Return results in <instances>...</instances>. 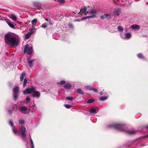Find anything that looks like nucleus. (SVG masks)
<instances>
[{
	"mask_svg": "<svg viewBox=\"0 0 148 148\" xmlns=\"http://www.w3.org/2000/svg\"><path fill=\"white\" fill-rule=\"evenodd\" d=\"M26 100L27 102H29L30 101V99L29 97H27L26 98Z\"/></svg>",
	"mask_w": 148,
	"mask_h": 148,
	"instance_id": "obj_41",
	"label": "nucleus"
},
{
	"mask_svg": "<svg viewBox=\"0 0 148 148\" xmlns=\"http://www.w3.org/2000/svg\"><path fill=\"white\" fill-rule=\"evenodd\" d=\"M73 97L70 96L69 97H66V99L68 100L71 101L73 99Z\"/></svg>",
	"mask_w": 148,
	"mask_h": 148,
	"instance_id": "obj_36",
	"label": "nucleus"
},
{
	"mask_svg": "<svg viewBox=\"0 0 148 148\" xmlns=\"http://www.w3.org/2000/svg\"><path fill=\"white\" fill-rule=\"evenodd\" d=\"M94 101V100L92 99H90L88 100L87 102L88 103H91Z\"/></svg>",
	"mask_w": 148,
	"mask_h": 148,
	"instance_id": "obj_33",
	"label": "nucleus"
},
{
	"mask_svg": "<svg viewBox=\"0 0 148 148\" xmlns=\"http://www.w3.org/2000/svg\"><path fill=\"white\" fill-rule=\"evenodd\" d=\"M12 130L14 133L18 135L20 134L21 135V137L22 139L25 141L26 140V130L25 127L22 126L20 129V131L16 130L13 127H12Z\"/></svg>",
	"mask_w": 148,
	"mask_h": 148,
	"instance_id": "obj_3",
	"label": "nucleus"
},
{
	"mask_svg": "<svg viewBox=\"0 0 148 148\" xmlns=\"http://www.w3.org/2000/svg\"><path fill=\"white\" fill-rule=\"evenodd\" d=\"M130 28L132 30H138L140 29L139 26L138 25H132L131 26Z\"/></svg>",
	"mask_w": 148,
	"mask_h": 148,
	"instance_id": "obj_11",
	"label": "nucleus"
},
{
	"mask_svg": "<svg viewBox=\"0 0 148 148\" xmlns=\"http://www.w3.org/2000/svg\"><path fill=\"white\" fill-rule=\"evenodd\" d=\"M108 99V97L107 96L101 97L99 98V99L101 101H104Z\"/></svg>",
	"mask_w": 148,
	"mask_h": 148,
	"instance_id": "obj_26",
	"label": "nucleus"
},
{
	"mask_svg": "<svg viewBox=\"0 0 148 148\" xmlns=\"http://www.w3.org/2000/svg\"><path fill=\"white\" fill-rule=\"evenodd\" d=\"M31 33L29 32L28 33L25 35V38L26 39H28L31 36Z\"/></svg>",
	"mask_w": 148,
	"mask_h": 148,
	"instance_id": "obj_24",
	"label": "nucleus"
},
{
	"mask_svg": "<svg viewBox=\"0 0 148 148\" xmlns=\"http://www.w3.org/2000/svg\"><path fill=\"white\" fill-rule=\"evenodd\" d=\"M121 37L124 39H129L132 37V34L130 33H124L123 32L121 33L120 34Z\"/></svg>",
	"mask_w": 148,
	"mask_h": 148,
	"instance_id": "obj_6",
	"label": "nucleus"
},
{
	"mask_svg": "<svg viewBox=\"0 0 148 148\" xmlns=\"http://www.w3.org/2000/svg\"><path fill=\"white\" fill-rule=\"evenodd\" d=\"M33 51V48L32 47H29V45L28 44L25 45L24 49V53H27L30 55L32 53Z\"/></svg>",
	"mask_w": 148,
	"mask_h": 148,
	"instance_id": "obj_5",
	"label": "nucleus"
},
{
	"mask_svg": "<svg viewBox=\"0 0 148 148\" xmlns=\"http://www.w3.org/2000/svg\"><path fill=\"white\" fill-rule=\"evenodd\" d=\"M37 22V19L36 18H35L32 20V23L33 27H34L36 26Z\"/></svg>",
	"mask_w": 148,
	"mask_h": 148,
	"instance_id": "obj_19",
	"label": "nucleus"
},
{
	"mask_svg": "<svg viewBox=\"0 0 148 148\" xmlns=\"http://www.w3.org/2000/svg\"><path fill=\"white\" fill-rule=\"evenodd\" d=\"M68 26L70 27L73 28V25L71 23H69V24Z\"/></svg>",
	"mask_w": 148,
	"mask_h": 148,
	"instance_id": "obj_44",
	"label": "nucleus"
},
{
	"mask_svg": "<svg viewBox=\"0 0 148 148\" xmlns=\"http://www.w3.org/2000/svg\"><path fill=\"white\" fill-rule=\"evenodd\" d=\"M5 43L9 46H16L20 42V38L18 36L14 33L9 32L5 35Z\"/></svg>",
	"mask_w": 148,
	"mask_h": 148,
	"instance_id": "obj_1",
	"label": "nucleus"
},
{
	"mask_svg": "<svg viewBox=\"0 0 148 148\" xmlns=\"http://www.w3.org/2000/svg\"><path fill=\"white\" fill-rule=\"evenodd\" d=\"M137 56L138 58H139L143 59H145V57L141 53H138L137 54Z\"/></svg>",
	"mask_w": 148,
	"mask_h": 148,
	"instance_id": "obj_20",
	"label": "nucleus"
},
{
	"mask_svg": "<svg viewBox=\"0 0 148 148\" xmlns=\"http://www.w3.org/2000/svg\"><path fill=\"white\" fill-rule=\"evenodd\" d=\"M147 136H148V135H147Z\"/></svg>",
	"mask_w": 148,
	"mask_h": 148,
	"instance_id": "obj_50",
	"label": "nucleus"
},
{
	"mask_svg": "<svg viewBox=\"0 0 148 148\" xmlns=\"http://www.w3.org/2000/svg\"><path fill=\"white\" fill-rule=\"evenodd\" d=\"M88 13L91 14H95L96 13V11L94 10H92L88 12Z\"/></svg>",
	"mask_w": 148,
	"mask_h": 148,
	"instance_id": "obj_34",
	"label": "nucleus"
},
{
	"mask_svg": "<svg viewBox=\"0 0 148 148\" xmlns=\"http://www.w3.org/2000/svg\"><path fill=\"white\" fill-rule=\"evenodd\" d=\"M107 14H105L101 16L100 18L101 19L103 20L105 18V16H107Z\"/></svg>",
	"mask_w": 148,
	"mask_h": 148,
	"instance_id": "obj_39",
	"label": "nucleus"
},
{
	"mask_svg": "<svg viewBox=\"0 0 148 148\" xmlns=\"http://www.w3.org/2000/svg\"><path fill=\"white\" fill-rule=\"evenodd\" d=\"M57 1L61 3H63L65 2L64 0H57Z\"/></svg>",
	"mask_w": 148,
	"mask_h": 148,
	"instance_id": "obj_40",
	"label": "nucleus"
},
{
	"mask_svg": "<svg viewBox=\"0 0 148 148\" xmlns=\"http://www.w3.org/2000/svg\"><path fill=\"white\" fill-rule=\"evenodd\" d=\"M105 14L108 15L107 16H105V18H107L108 19H111V17L109 14Z\"/></svg>",
	"mask_w": 148,
	"mask_h": 148,
	"instance_id": "obj_37",
	"label": "nucleus"
},
{
	"mask_svg": "<svg viewBox=\"0 0 148 148\" xmlns=\"http://www.w3.org/2000/svg\"><path fill=\"white\" fill-rule=\"evenodd\" d=\"M106 127L108 128H112L119 131L125 132L130 135L134 134L137 132V130H135L128 129L126 125L124 124H112L107 125Z\"/></svg>",
	"mask_w": 148,
	"mask_h": 148,
	"instance_id": "obj_2",
	"label": "nucleus"
},
{
	"mask_svg": "<svg viewBox=\"0 0 148 148\" xmlns=\"http://www.w3.org/2000/svg\"><path fill=\"white\" fill-rule=\"evenodd\" d=\"M117 29L119 32H121L123 30V29L121 26H119L117 27Z\"/></svg>",
	"mask_w": 148,
	"mask_h": 148,
	"instance_id": "obj_23",
	"label": "nucleus"
},
{
	"mask_svg": "<svg viewBox=\"0 0 148 148\" xmlns=\"http://www.w3.org/2000/svg\"><path fill=\"white\" fill-rule=\"evenodd\" d=\"M39 27H41L44 29L46 28V23H45L42 24Z\"/></svg>",
	"mask_w": 148,
	"mask_h": 148,
	"instance_id": "obj_28",
	"label": "nucleus"
},
{
	"mask_svg": "<svg viewBox=\"0 0 148 148\" xmlns=\"http://www.w3.org/2000/svg\"><path fill=\"white\" fill-rule=\"evenodd\" d=\"M10 17L12 20L14 21H16L17 19L16 16L14 14H12L10 15Z\"/></svg>",
	"mask_w": 148,
	"mask_h": 148,
	"instance_id": "obj_17",
	"label": "nucleus"
},
{
	"mask_svg": "<svg viewBox=\"0 0 148 148\" xmlns=\"http://www.w3.org/2000/svg\"><path fill=\"white\" fill-rule=\"evenodd\" d=\"M72 87V86L70 84H67L64 86V88L67 90H70Z\"/></svg>",
	"mask_w": 148,
	"mask_h": 148,
	"instance_id": "obj_14",
	"label": "nucleus"
},
{
	"mask_svg": "<svg viewBox=\"0 0 148 148\" xmlns=\"http://www.w3.org/2000/svg\"><path fill=\"white\" fill-rule=\"evenodd\" d=\"M34 6L36 7H40L42 6L41 3L40 2H36L33 3Z\"/></svg>",
	"mask_w": 148,
	"mask_h": 148,
	"instance_id": "obj_15",
	"label": "nucleus"
},
{
	"mask_svg": "<svg viewBox=\"0 0 148 148\" xmlns=\"http://www.w3.org/2000/svg\"><path fill=\"white\" fill-rule=\"evenodd\" d=\"M7 23L8 25H9V26L11 27V28H14V25L12 23L8 21L7 22Z\"/></svg>",
	"mask_w": 148,
	"mask_h": 148,
	"instance_id": "obj_25",
	"label": "nucleus"
},
{
	"mask_svg": "<svg viewBox=\"0 0 148 148\" xmlns=\"http://www.w3.org/2000/svg\"><path fill=\"white\" fill-rule=\"evenodd\" d=\"M86 8L85 7L82 8L81 9L80 12H82V13L84 14L85 15H87V14L88 13V12L86 11Z\"/></svg>",
	"mask_w": 148,
	"mask_h": 148,
	"instance_id": "obj_13",
	"label": "nucleus"
},
{
	"mask_svg": "<svg viewBox=\"0 0 148 148\" xmlns=\"http://www.w3.org/2000/svg\"><path fill=\"white\" fill-rule=\"evenodd\" d=\"M26 146L27 148H29L28 147L27 144H26Z\"/></svg>",
	"mask_w": 148,
	"mask_h": 148,
	"instance_id": "obj_49",
	"label": "nucleus"
},
{
	"mask_svg": "<svg viewBox=\"0 0 148 148\" xmlns=\"http://www.w3.org/2000/svg\"><path fill=\"white\" fill-rule=\"evenodd\" d=\"M77 93L81 94H83L84 93V92L82 91L80 88H78L76 90Z\"/></svg>",
	"mask_w": 148,
	"mask_h": 148,
	"instance_id": "obj_21",
	"label": "nucleus"
},
{
	"mask_svg": "<svg viewBox=\"0 0 148 148\" xmlns=\"http://www.w3.org/2000/svg\"><path fill=\"white\" fill-rule=\"evenodd\" d=\"M99 111V109L98 108L95 109L94 108H91L89 110V112L91 114H96Z\"/></svg>",
	"mask_w": 148,
	"mask_h": 148,
	"instance_id": "obj_10",
	"label": "nucleus"
},
{
	"mask_svg": "<svg viewBox=\"0 0 148 148\" xmlns=\"http://www.w3.org/2000/svg\"><path fill=\"white\" fill-rule=\"evenodd\" d=\"M27 79L26 78H25L24 80L23 85V86L24 88L26 86V84L27 83Z\"/></svg>",
	"mask_w": 148,
	"mask_h": 148,
	"instance_id": "obj_31",
	"label": "nucleus"
},
{
	"mask_svg": "<svg viewBox=\"0 0 148 148\" xmlns=\"http://www.w3.org/2000/svg\"><path fill=\"white\" fill-rule=\"evenodd\" d=\"M100 95H103V92H100Z\"/></svg>",
	"mask_w": 148,
	"mask_h": 148,
	"instance_id": "obj_46",
	"label": "nucleus"
},
{
	"mask_svg": "<svg viewBox=\"0 0 148 148\" xmlns=\"http://www.w3.org/2000/svg\"><path fill=\"white\" fill-rule=\"evenodd\" d=\"M64 106L66 108H67V109H69V108H71L72 107V106L71 105H69V104H64Z\"/></svg>",
	"mask_w": 148,
	"mask_h": 148,
	"instance_id": "obj_32",
	"label": "nucleus"
},
{
	"mask_svg": "<svg viewBox=\"0 0 148 148\" xmlns=\"http://www.w3.org/2000/svg\"><path fill=\"white\" fill-rule=\"evenodd\" d=\"M93 88L92 89V90L94 91V92H98V90L96 89H95L93 87Z\"/></svg>",
	"mask_w": 148,
	"mask_h": 148,
	"instance_id": "obj_42",
	"label": "nucleus"
},
{
	"mask_svg": "<svg viewBox=\"0 0 148 148\" xmlns=\"http://www.w3.org/2000/svg\"><path fill=\"white\" fill-rule=\"evenodd\" d=\"M32 95L34 97H35L36 98H38L40 96V92L34 90L32 93Z\"/></svg>",
	"mask_w": 148,
	"mask_h": 148,
	"instance_id": "obj_9",
	"label": "nucleus"
},
{
	"mask_svg": "<svg viewBox=\"0 0 148 148\" xmlns=\"http://www.w3.org/2000/svg\"><path fill=\"white\" fill-rule=\"evenodd\" d=\"M8 111L9 113H11L12 112V110H8Z\"/></svg>",
	"mask_w": 148,
	"mask_h": 148,
	"instance_id": "obj_45",
	"label": "nucleus"
},
{
	"mask_svg": "<svg viewBox=\"0 0 148 148\" xmlns=\"http://www.w3.org/2000/svg\"><path fill=\"white\" fill-rule=\"evenodd\" d=\"M66 83V81L64 80H62L60 82H59L57 83V84L59 85H63Z\"/></svg>",
	"mask_w": 148,
	"mask_h": 148,
	"instance_id": "obj_30",
	"label": "nucleus"
},
{
	"mask_svg": "<svg viewBox=\"0 0 148 148\" xmlns=\"http://www.w3.org/2000/svg\"><path fill=\"white\" fill-rule=\"evenodd\" d=\"M30 142L31 143V148H34V143L33 140L31 138L30 139Z\"/></svg>",
	"mask_w": 148,
	"mask_h": 148,
	"instance_id": "obj_35",
	"label": "nucleus"
},
{
	"mask_svg": "<svg viewBox=\"0 0 148 148\" xmlns=\"http://www.w3.org/2000/svg\"><path fill=\"white\" fill-rule=\"evenodd\" d=\"M95 17V15H92L91 16H86L82 18V20H84L85 19H88V18H93Z\"/></svg>",
	"mask_w": 148,
	"mask_h": 148,
	"instance_id": "obj_18",
	"label": "nucleus"
},
{
	"mask_svg": "<svg viewBox=\"0 0 148 148\" xmlns=\"http://www.w3.org/2000/svg\"><path fill=\"white\" fill-rule=\"evenodd\" d=\"M35 90V88L33 87H32L30 88H27L25 90L23 91V93L24 95H25L28 94L33 93V91Z\"/></svg>",
	"mask_w": 148,
	"mask_h": 148,
	"instance_id": "obj_8",
	"label": "nucleus"
},
{
	"mask_svg": "<svg viewBox=\"0 0 148 148\" xmlns=\"http://www.w3.org/2000/svg\"><path fill=\"white\" fill-rule=\"evenodd\" d=\"M19 122V123L21 124H22V125L25 124V123L24 120H22V119L20 120Z\"/></svg>",
	"mask_w": 148,
	"mask_h": 148,
	"instance_id": "obj_38",
	"label": "nucleus"
},
{
	"mask_svg": "<svg viewBox=\"0 0 148 148\" xmlns=\"http://www.w3.org/2000/svg\"><path fill=\"white\" fill-rule=\"evenodd\" d=\"M19 91V88L18 87H16L14 88L13 89V95L14 99L15 100H17L18 97V93Z\"/></svg>",
	"mask_w": 148,
	"mask_h": 148,
	"instance_id": "obj_7",
	"label": "nucleus"
},
{
	"mask_svg": "<svg viewBox=\"0 0 148 148\" xmlns=\"http://www.w3.org/2000/svg\"><path fill=\"white\" fill-rule=\"evenodd\" d=\"M26 75L24 73H23L20 77V81H22L24 79V77Z\"/></svg>",
	"mask_w": 148,
	"mask_h": 148,
	"instance_id": "obj_22",
	"label": "nucleus"
},
{
	"mask_svg": "<svg viewBox=\"0 0 148 148\" xmlns=\"http://www.w3.org/2000/svg\"><path fill=\"white\" fill-rule=\"evenodd\" d=\"M36 29L35 28H33L31 29H29V31H30V33H31V34L33 33L36 30Z\"/></svg>",
	"mask_w": 148,
	"mask_h": 148,
	"instance_id": "obj_29",
	"label": "nucleus"
},
{
	"mask_svg": "<svg viewBox=\"0 0 148 148\" xmlns=\"http://www.w3.org/2000/svg\"><path fill=\"white\" fill-rule=\"evenodd\" d=\"M120 11L119 9H116L114 10L113 14L115 16H117L120 14Z\"/></svg>",
	"mask_w": 148,
	"mask_h": 148,
	"instance_id": "obj_16",
	"label": "nucleus"
},
{
	"mask_svg": "<svg viewBox=\"0 0 148 148\" xmlns=\"http://www.w3.org/2000/svg\"><path fill=\"white\" fill-rule=\"evenodd\" d=\"M84 87L87 89H88V90H92V89L93 88V87L92 86H84Z\"/></svg>",
	"mask_w": 148,
	"mask_h": 148,
	"instance_id": "obj_27",
	"label": "nucleus"
},
{
	"mask_svg": "<svg viewBox=\"0 0 148 148\" xmlns=\"http://www.w3.org/2000/svg\"><path fill=\"white\" fill-rule=\"evenodd\" d=\"M146 128L147 129H148V125L146 127Z\"/></svg>",
	"mask_w": 148,
	"mask_h": 148,
	"instance_id": "obj_48",
	"label": "nucleus"
},
{
	"mask_svg": "<svg viewBox=\"0 0 148 148\" xmlns=\"http://www.w3.org/2000/svg\"><path fill=\"white\" fill-rule=\"evenodd\" d=\"M80 21V20H79V19H77L76 20V21Z\"/></svg>",
	"mask_w": 148,
	"mask_h": 148,
	"instance_id": "obj_47",
	"label": "nucleus"
},
{
	"mask_svg": "<svg viewBox=\"0 0 148 148\" xmlns=\"http://www.w3.org/2000/svg\"><path fill=\"white\" fill-rule=\"evenodd\" d=\"M18 111L24 114H27L30 112V109H28L25 106H20L18 109Z\"/></svg>",
	"mask_w": 148,
	"mask_h": 148,
	"instance_id": "obj_4",
	"label": "nucleus"
},
{
	"mask_svg": "<svg viewBox=\"0 0 148 148\" xmlns=\"http://www.w3.org/2000/svg\"><path fill=\"white\" fill-rule=\"evenodd\" d=\"M27 61L30 66L31 67L33 66L34 64V60H32L31 58H29L27 60Z\"/></svg>",
	"mask_w": 148,
	"mask_h": 148,
	"instance_id": "obj_12",
	"label": "nucleus"
},
{
	"mask_svg": "<svg viewBox=\"0 0 148 148\" xmlns=\"http://www.w3.org/2000/svg\"><path fill=\"white\" fill-rule=\"evenodd\" d=\"M9 123L11 126L13 127L14 124L13 123L10 121H9Z\"/></svg>",
	"mask_w": 148,
	"mask_h": 148,
	"instance_id": "obj_43",
	"label": "nucleus"
}]
</instances>
